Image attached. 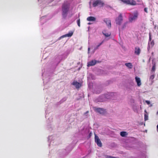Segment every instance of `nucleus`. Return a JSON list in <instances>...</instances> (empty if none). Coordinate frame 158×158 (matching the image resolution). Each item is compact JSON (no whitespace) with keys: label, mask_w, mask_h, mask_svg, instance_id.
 I'll return each instance as SVG.
<instances>
[{"label":"nucleus","mask_w":158,"mask_h":158,"mask_svg":"<svg viewBox=\"0 0 158 158\" xmlns=\"http://www.w3.org/2000/svg\"><path fill=\"white\" fill-rule=\"evenodd\" d=\"M95 141L98 146L101 147L102 146V144L100 139L95 134Z\"/></svg>","instance_id":"obj_5"},{"label":"nucleus","mask_w":158,"mask_h":158,"mask_svg":"<svg viewBox=\"0 0 158 158\" xmlns=\"http://www.w3.org/2000/svg\"><path fill=\"white\" fill-rule=\"evenodd\" d=\"M103 34L106 37H108L110 36L111 33L110 32H106V31L105 30L102 32Z\"/></svg>","instance_id":"obj_13"},{"label":"nucleus","mask_w":158,"mask_h":158,"mask_svg":"<svg viewBox=\"0 0 158 158\" xmlns=\"http://www.w3.org/2000/svg\"><path fill=\"white\" fill-rule=\"evenodd\" d=\"M69 8L70 5L67 2H64L62 6V15L64 19L66 18Z\"/></svg>","instance_id":"obj_1"},{"label":"nucleus","mask_w":158,"mask_h":158,"mask_svg":"<svg viewBox=\"0 0 158 158\" xmlns=\"http://www.w3.org/2000/svg\"><path fill=\"white\" fill-rule=\"evenodd\" d=\"M155 77V75L154 74H153L151 75L150 77V80L152 82L153 81V79H154Z\"/></svg>","instance_id":"obj_19"},{"label":"nucleus","mask_w":158,"mask_h":158,"mask_svg":"<svg viewBox=\"0 0 158 158\" xmlns=\"http://www.w3.org/2000/svg\"><path fill=\"white\" fill-rule=\"evenodd\" d=\"M123 20V16L122 14H120L118 16L116 19L115 21L116 23L120 25Z\"/></svg>","instance_id":"obj_4"},{"label":"nucleus","mask_w":158,"mask_h":158,"mask_svg":"<svg viewBox=\"0 0 158 158\" xmlns=\"http://www.w3.org/2000/svg\"><path fill=\"white\" fill-rule=\"evenodd\" d=\"M149 40L151 41V36L150 35V37H149Z\"/></svg>","instance_id":"obj_28"},{"label":"nucleus","mask_w":158,"mask_h":158,"mask_svg":"<svg viewBox=\"0 0 158 158\" xmlns=\"http://www.w3.org/2000/svg\"><path fill=\"white\" fill-rule=\"evenodd\" d=\"M106 158H116L113 157H112L111 156H107L106 157Z\"/></svg>","instance_id":"obj_25"},{"label":"nucleus","mask_w":158,"mask_h":158,"mask_svg":"<svg viewBox=\"0 0 158 158\" xmlns=\"http://www.w3.org/2000/svg\"><path fill=\"white\" fill-rule=\"evenodd\" d=\"M88 112V111H87V112H86V114Z\"/></svg>","instance_id":"obj_31"},{"label":"nucleus","mask_w":158,"mask_h":158,"mask_svg":"<svg viewBox=\"0 0 158 158\" xmlns=\"http://www.w3.org/2000/svg\"><path fill=\"white\" fill-rule=\"evenodd\" d=\"M96 63V61L95 60H92L88 63L87 66L89 67L91 66L95 65Z\"/></svg>","instance_id":"obj_11"},{"label":"nucleus","mask_w":158,"mask_h":158,"mask_svg":"<svg viewBox=\"0 0 158 158\" xmlns=\"http://www.w3.org/2000/svg\"><path fill=\"white\" fill-rule=\"evenodd\" d=\"M120 135L122 137H125L127 135V134L126 131H121L120 132Z\"/></svg>","instance_id":"obj_17"},{"label":"nucleus","mask_w":158,"mask_h":158,"mask_svg":"<svg viewBox=\"0 0 158 158\" xmlns=\"http://www.w3.org/2000/svg\"><path fill=\"white\" fill-rule=\"evenodd\" d=\"M88 24H91V23H88Z\"/></svg>","instance_id":"obj_32"},{"label":"nucleus","mask_w":158,"mask_h":158,"mask_svg":"<svg viewBox=\"0 0 158 158\" xmlns=\"http://www.w3.org/2000/svg\"><path fill=\"white\" fill-rule=\"evenodd\" d=\"M91 133H90V134H89V136L90 137V136H91Z\"/></svg>","instance_id":"obj_30"},{"label":"nucleus","mask_w":158,"mask_h":158,"mask_svg":"<svg viewBox=\"0 0 158 158\" xmlns=\"http://www.w3.org/2000/svg\"><path fill=\"white\" fill-rule=\"evenodd\" d=\"M135 79L137 83V85L138 86H140L141 85L140 78L137 77H135Z\"/></svg>","instance_id":"obj_12"},{"label":"nucleus","mask_w":158,"mask_h":158,"mask_svg":"<svg viewBox=\"0 0 158 158\" xmlns=\"http://www.w3.org/2000/svg\"><path fill=\"white\" fill-rule=\"evenodd\" d=\"M141 52V50L139 47H136L135 49V54L137 55H139Z\"/></svg>","instance_id":"obj_10"},{"label":"nucleus","mask_w":158,"mask_h":158,"mask_svg":"<svg viewBox=\"0 0 158 158\" xmlns=\"http://www.w3.org/2000/svg\"><path fill=\"white\" fill-rule=\"evenodd\" d=\"M95 110L101 114H103L105 112V110L101 108H97L94 109Z\"/></svg>","instance_id":"obj_8"},{"label":"nucleus","mask_w":158,"mask_h":158,"mask_svg":"<svg viewBox=\"0 0 158 158\" xmlns=\"http://www.w3.org/2000/svg\"><path fill=\"white\" fill-rule=\"evenodd\" d=\"M145 102L148 105H149L150 104V102L149 101L146 100L145 101Z\"/></svg>","instance_id":"obj_24"},{"label":"nucleus","mask_w":158,"mask_h":158,"mask_svg":"<svg viewBox=\"0 0 158 158\" xmlns=\"http://www.w3.org/2000/svg\"><path fill=\"white\" fill-rule=\"evenodd\" d=\"M144 11L146 13H148V8H145L144 9Z\"/></svg>","instance_id":"obj_26"},{"label":"nucleus","mask_w":158,"mask_h":158,"mask_svg":"<svg viewBox=\"0 0 158 158\" xmlns=\"http://www.w3.org/2000/svg\"><path fill=\"white\" fill-rule=\"evenodd\" d=\"M124 3L127 4L131 5H135L136 4V2L133 0H121Z\"/></svg>","instance_id":"obj_6"},{"label":"nucleus","mask_w":158,"mask_h":158,"mask_svg":"<svg viewBox=\"0 0 158 158\" xmlns=\"http://www.w3.org/2000/svg\"><path fill=\"white\" fill-rule=\"evenodd\" d=\"M151 44L152 46H153L154 45V43L153 41V40L152 41L151 43Z\"/></svg>","instance_id":"obj_23"},{"label":"nucleus","mask_w":158,"mask_h":158,"mask_svg":"<svg viewBox=\"0 0 158 158\" xmlns=\"http://www.w3.org/2000/svg\"><path fill=\"white\" fill-rule=\"evenodd\" d=\"M144 112L145 113V114H144V120L146 121L148 120V114L146 110H144Z\"/></svg>","instance_id":"obj_16"},{"label":"nucleus","mask_w":158,"mask_h":158,"mask_svg":"<svg viewBox=\"0 0 158 158\" xmlns=\"http://www.w3.org/2000/svg\"><path fill=\"white\" fill-rule=\"evenodd\" d=\"M73 32L71 31L69 32L68 34L64 35L61 36V37L63 38L66 37H71L73 35Z\"/></svg>","instance_id":"obj_15"},{"label":"nucleus","mask_w":158,"mask_h":158,"mask_svg":"<svg viewBox=\"0 0 158 158\" xmlns=\"http://www.w3.org/2000/svg\"><path fill=\"white\" fill-rule=\"evenodd\" d=\"M103 41H102V42L100 43L96 47V49H98V48L103 43Z\"/></svg>","instance_id":"obj_22"},{"label":"nucleus","mask_w":158,"mask_h":158,"mask_svg":"<svg viewBox=\"0 0 158 158\" xmlns=\"http://www.w3.org/2000/svg\"><path fill=\"white\" fill-rule=\"evenodd\" d=\"M96 19V18L93 16H89L87 18V20L89 21H95Z\"/></svg>","instance_id":"obj_14"},{"label":"nucleus","mask_w":158,"mask_h":158,"mask_svg":"<svg viewBox=\"0 0 158 158\" xmlns=\"http://www.w3.org/2000/svg\"><path fill=\"white\" fill-rule=\"evenodd\" d=\"M138 13L136 11L134 12L133 16H131L129 18V21L130 22H132L133 21H135L138 18Z\"/></svg>","instance_id":"obj_2"},{"label":"nucleus","mask_w":158,"mask_h":158,"mask_svg":"<svg viewBox=\"0 0 158 158\" xmlns=\"http://www.w3.org/2000/svg\"><path fill=\"white\" fill-rule=\"evenodd\" d=\"M77 24L78 26L79 27H80V19H79L77 20Z\"/></svg>","instance_id":"obj_21"},{"label":"nucleus","mask_w":158,"mask_h":158,"mask_svg":"<svg viewBox=\"0 0 158 158\" xmlns=\"http://www.w3.org/2000/svg\"><path fill=\"white\" fill-rule=\"evenodd\" d=\"M104 4V2L101 0H97L94 2L93 6L94 7H96L98 5H99L101 6H103Z\"/></svg>","instance_id":"obj_3"},{"label":"nucleus","mask_w":158,"mask_h":158,"mask_svg":"<svg viewBox=\"0 0 158 158\" xmlns=\"http://www.w3.org/2000/svg\"><path fill=\"white\" fill-rule=\"evenodd\" d=\"M125 65L129 68H131L132 67V65L131 63H126Z\"/></svg>","instance_id":"obj_18"},{"label":"nucleus","mask_w":158,"mask_h":158,"mask_svg":"<svg viewBox=\"0 0 158 158\" xmlns=\"http://www.w3.org/2000/svg\"><path fill=\"white\" fill-rule=\"evenodd\" d=\"M72 85H74L77 89L79 88L81 85V83L78 82L76 81H74L73 82Z\"/></svg>","instance_id":"obj_9"},{"label":"nucleus","mask_w":158,"mask_h":158,"mask_svg":"<svg viewBox=\"0 0 158 158\" xmlns=\"http://www.w3.org/2000/svg\"><path fill=\"white\" fill-rule=\"evenodd\" d=\"M127 22H126V23H124V24L123 26V28H124V27L125 26V25L127 24Z\"/></svg>","instance_id":"obj_27"},{"label":"nucleus","mask_w":158,"mask_h":158,"mask_svg":"<svg viewBox=\"0 0 158 158\" xmlns=\"http://www.w3.org/2000/svg\"><path fill=\"white\" fill-rule=\"evenodd\" d=\"M90 49V48H88V51H89Z\"/></svg>","instance_id":"obj_29"},{"label":"nucleus","mask_w":158,"mask_h":158,"mask_svg":"<svg viewBox=\"0 0 158 158\" xmlns=\"http://www.w3.org/2000/svg\"><path fill=\"white\" fill-rule=\"evenodd\" d=\"M156 70V65L154 64L152 66L151 71L152 72H154Z\"/></svg>","instance_id":"obj_20"},{"label":"nucleus","mask_w":158,"mask_h":158,"mask_svg":"<svg viewBox=\"0 0 158 158\" xmlns=\"http://www.w3.org/2000/svg\"><path fill=\"white\" fill-rule=\"evenodd\" d=\"M104 22L106 23L107 26L109 28H110L111 27V23L110 20L108 18H105L103 20Z\"/></svg>","instance_id":"obj_7"}]
</instances>
